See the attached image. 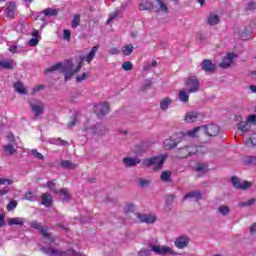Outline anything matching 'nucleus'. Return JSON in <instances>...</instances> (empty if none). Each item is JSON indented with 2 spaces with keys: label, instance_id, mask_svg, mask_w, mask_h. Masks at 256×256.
<instances>
[{
  "label": "nucleus",
  "instance_id": "obj_34",
  "mask_svg": "<svg viewBox=\"0 0 256 256\" xmlns=\"http://www.w3.org/2000/svg\"><path fill=\"white\" fill-rule=\"evenodd\" d=\"M184 199H201V192L192 191L184 196Z\"/></svg>",
  "mask_w": 256,
  "mask_h": 256
},
{
  "label": "nucleus",
  "instance_id": "obj_43",
  "mask_svg": "<svg viewBox=\"0 0 256 256\" xmlns=\"http://www.w3.org/2000/svg\"><path fill=\"white\" fill-rule=\"evenodd\" d=\"M244 162L247 165H256V157L255 156H248L244 159Z\"/></svg>",
  "mask_w": 256,
  "mask_h": 256
},
{
  "label": "nucleus",
  "instance_id": "obj_21",
  "mask_svg": "<svg viewBox=\"0 0 256 256\" xmlns=\"http://www.w3.org/2000/svg\"><path fill=\"white\" fill-rule=\"evenodd\" d=\"M123 163L126 167H135V165L141 163V160L139 158L126 157L123 159Z\"/></svg>",
  "mask_w": 256,
  "mask_h": 256
},
{
  "label": "nucleus",
  "instance_id": "obj_54",
  "mask_svg": "<svg viewBox=\"0 0 256 256\" xmlns=\"http://www.w3.org/2000/svg\"><path fill=\"white\" fill-rule=\"evenodd\" d=\"M51 143H53L54 145H66L67 144V142H65V141H63L59 138L58 139H52Z\"/></svg>",
  "mask_w": 256,
  "mask_h": 256
},
{
  "label": "nucleus",
  "instance_id": "obj_60",
  "mask_svg": "<svg viewBox=\"0 0 256 256\" xmlns=\"http://www.w3.org/2000/svg\"><path fill=\"white\" fill-rule=\"evenodd\" d=\"M41 89H43V85H39V86H37V87H34V88L32 89L31 94H32V95H35L36 92H37V91H41Z\"/></svg>",
  "mask_w": 256,
  "mask_h": 256
},
{
  "label": "nucleus",
  "instance_id": "obj_22",
  "mask_svg": "<svg viewBox=\"0 0 256 256\" xmlns=\"http://www.w3.org/2000/svg\"><path fill=\"white\" fill-rule=\"evenodd\" d=\"M189 93H191L189 90L187 89H182L179 91V101H181L182 103H188L189 102Z\"/></svg>",
  "mask_w": 256,
  "mask_h": 256
},
{
  "label": "nucleus",
  "instance_id": "obj_41",
  "mask_svg": "<svg viewBox=\"0 0 256 256\" xmlns=\"http://www.w3.org/2000/svg\"><path fill=\"white\" fill-rule=\"evenodd\" d=\"M247 147H255L256 145V133L253 134L248 140H246Z\"/></svg>",
  "mask_w": 256,
  "mask_h": 256
},
{
  "label": "nucleus",
  "instance_id": "obj_50",
  "mask_svg": "<svg viewBox=\"0 0 256 256\" xmlns=\"http://www.w3.org/2000/svg\"><path fill=\"white\" fill-rule=\"evenodd\" d=\"M88 76L89 74L87 72L82 73L81 76H77L76 77L77 83H81L82 81H85V79H87Z\"/></svg>",
  "mask_w": 256,
  "mask_h": 256
},
{
  "label": "nucleus",
  "instance_id": "obj_10",
  "mask_svg": "<svg viewBox=\"0 0 256 256\" xmlns=\"http://www.w3.org/2000/svg\"><path fill=\"white\" fill-rule=\"evenodd\" d=\"M151 250L156 253V255H173L175 252L170 247L153 245Z\"/></svg>",
  "mask_w": 256,
  "mask_h": 256
},
{
  "label": "nucleus",
  "instance_id": "obj_59",
  "mask_svg": "<svg viewBox=\"0 0 256 256\" xmlns=\"http://www.w3.org/2000/svg\"><path fill=\"white\" fill-rule=\"evenodd\" d=\"M10 53H20L19 50H17V45H13L9 47Z\"/></svg>",
  "mask_w": 256,
  "mask_h": 256
},
{
  "label": "nucleus",
  "instance_id": "obj_7",
  "mask_svg": "<svg viewBox=\"0 0 256 256\" xmlns=\"http://www.w3.org/2000/svg\"><path fill=\"white\" fill-rule=\"evenodd\" d=\"M46 187H48V189H50V191L53 193L60 195L62 201H68L69 197H71V194H69V190L67 189H61L59 192H57L55 190V182L53 181H48Z\"/></svg>",
  "mask_w": 256,
  "mask_h": 256
},
{
  "label": "nucleus",
  "instance_id": "obj_31",
  "mask_svg": "<svg viewBox=\"0 0 256 256\" xmlns=\"http://www.w3.org/2000/svg\"><path fill=\"white\" fill-rule=\"evenodd\" d=\"M249 129H251V125L247 121L238 123V131H241V133H247Z\"/></svg>",
  "mask_w": 256,
  "mask_h": 256
},
{
  "label": "nucleus",
  "instance_id": "obj_42",
  "mask_svg": "<svg viewBox=\"0 0 256 256\" xmlns=\"http://www.w3.org/2000/svg\"><path fill=\"white\" fill-rule=\"evenodd\" d=\"M230 211L231 210L229 209V206L222 205L218 208V212L220 213V215H229Z\"/></svg>",
  "mask_w": 256,
  "mask_h": 256
},
{
  "label": "nucleus",
  "instance_id": "obj_19",
  "mask_svg": "<svg viewBox=\"0 0 256 256\" xmlns=\"http://www.w3.org/2000/svg\"><path fill=\"white\" fill-rule=\"evenodd\" d=\"M219 21H221V18L219 17V14H217V13H210L207 18V23L210 26L219 25Z\"/></svg>",
  "mask_w": 256,
  "mask_h": 256
},
{
  "label": "nucleus",
  "instance_id": "obj_8",
  "mask_svg": "<svg viewBox=\"0 0 256 256\" xmlns=\"http://www.w3.org/2000/svg\"><path fill=\"white\" fill-rule=\"evenodd\" d=\"M134 215L135 217H137L140 223L153 224L157 221V216L151 213L149 214L135 213Z\"/></svg>",
  "mask_w": 256,
  "mask_h": 256
},
{
  "label": "nucleus",
  "instance_id": "obj_45",
  "mask_svg": "<svg viewBox=\"0 0 256 256\" xmlns=\"http://www.w3.org/2000/svg\"><path fill=\"white\" fill-rule=\"evenodd\" d=\"M4 151H6L8 155H13V153H15V148L13 147V145L9 144L4 146Z\"/></svg>",
  "mask_w": 256,
  "mask_h": 256
},
{
  "label": "nucleus",
  "instance_id": "obj_4",
  "mask_svg": "<svg viewBox=\"0 0 256 256\" xmlns=\"http://www.w3.org/2000/svg\"><path fill=\"white\" fill-rule=\"evenodd\" d=\"M165 159H167V155L163 154L158 157L143 160V165L146 167H153L155 170L161 169L165 163Z\"/></svg>",
  "mask_w": 256,
  "mask_h": 256
},
{
  "label": "nucleus",
  "instance_id": "obj_30",
  "mask_svg": "<svg viewBox=\"0 0 256 256\" xmlns=\"http://www.w3.org/2000/svg\"><path fill=\"white\" fill-rule=\"evenodd\" d=\"M53 203V197L50 194L44 193L42 195V205L49 207Z\"/></svg>",
  "mask_w": 256,
  "mask_h": 256
},
{
  "label": "nucleus",
  "instance_id": "obj_47",
  "mask_svg": "<svg viewBox=\"0 0 256 256\" xmlns=\"http://www.w3.org/2000/svg\"><path fill=\"white\" fill-rule=\"evenodd\" d=\"M160 179H161V181H169L171 179V173L170 172H162Z\"/></svg>",
  "mask_w": 256,
  "mask_h": 256
},
{
  "label": "nucleus",
  "instance_id": "obj_12",
  "mask_svg": "<svg viewBox=\"0 0 256 256\" xmlns=\"http://www.w3.org/2000/svg\"><path fill=\"white\" fill-rule=\"evenodd\" d=\"M94 107V112L97 117H103V115H107V113H109V103L107 102L96 104Z\"/></svg>",
  "mask_w": 256,
  "mask_h": 256
},
{
  "label": "nucleus",
  "instance_id": "obj_36",
  "mask_svg": "<svg viewBox=\"0 0 256 256\" xmlns=\"http://www.w3.org/2000/svg\"><path fill=\"white\" fill-rule=\"evenodd\" d=\"M152 8H153V3L149 1H143L139 6L140 11H149V9H152Z\"/></svg>",
  "mask_w": 256,
  "mask_h": 256
},
{
  "label": "nucleus",
  "instance_id": "obj_32",
  "mask_svg": "<svg viewBox=\"0 0 256 256\" xmlns=\"http://www.w3.org/2000/svg\"><path fill=\"white\" fill-rule=\"evenodd\" d=\"M61 167H63V169H76L77 164L69 161V160H62L60 163Z\"/></svg>",
  "mask_w": 256,
  "mask_h": 256
},
{
  "label": "nucleus",
  "instance_id": "obj_3",
  "mask_svg": "<svg viewBox=\"0 0 256 256\" xmlns=\"http://www.w3.org/2000/svg\"><path fill=\"white\" fill-rule=\"evenodd\" d=\"M42 251L43 253H45V255H48V256H87L85 254H79L75 252V250L73 249L68 250V252H65L55 248L42 247Z\"/></svg>",
  "mask_w": 256,
  "mask_h": 256
},
{
  "label": "nucleus",
  "instance_id": "obj_51",
  "mask_svg": "<svg viewBox=\"0 0 256 256\" xmlns=\"http://www.w3.org/2000/svg\"><path fill=\"white\" fill-rule=\"evenodd\" d=\"M246 121L250 124V125H253L256 123V115L255 114H252V115H249L246 119Z\"/></svg>",
  "mask_w": 256,
  "mask_h": 256
},
{
  "label": "nucleus",
  "instance_id": "obj_53",
  "mask_svg": "<svg viewBox=\"0 0 256 256\" xmlns=\"http://www.w3.org/2000/svg\"><path fill=\"white\" fill-rule=\"evenodd\" d=\"M17 207V202L16 201H11L7 205V211H13Z\"/></svg>",
  "mask_w": 256,
  "mask_h": 256
},
{
  "label": "nucleus",
  "instance_id": "obj_25",
  "mask_svg": "<svg viewBox=\"0 0 256 256\" xmlns=\"http://www.w3.org/2000/svg\"><path fill=\"white\" fill-rule=\"evenodd\" d=\"M177 143L179 141L175 140V138H169L164 141V149H174V147H177Z\"/></svg>",
  "mask_w": 256,
  "mask_h": 256
},
{
  "label": "nucleus",
  "instance_id": "obj_38",
  "mask_svg": "<svg viewBox=\"0 0 256 256\" xmlns=\"http://www.w3.org/2000/svg\"><path fill=\"white\" fill-rule=\"evenodd\" d=\"M136 209H137V206H135V204L127 203L124 207V213L126 214L133 213L135 212Z\"/></svg>",
  "mask_w": 256,
  "mask_h": 256
},
{
  "label": "nucleus",
  "instance_id": "obj_14",
  "mask_svg": "<svg viewBox=\"0 0 256 256\" xmlns=\"http://www.w3.org/2000/svg\"><path fill=\"white\" fill-rule=\"evenodd\" d=\"M237 57L235 53H228L221 61L220 67L221 69H229L231 65H233V60Z\"/></svg>",
  "mask_w": 256,
  "mask_h": 256
},
{
  "label": "nucleus",
  "instance_id": "obj_40",
  "mask_svg": "<svg viewBox=\"0 0 256 256\" xmlns=\"http://www.w3.org/2000/svg\"><path fill=\"white\" fill-rule=\"evenodd\" d=\"M133 46L131 44H127L122 48L123 55H131L133 53Z\"/></svg>",
  "mask_w": 256,
  "mask_h": 256
},
{
  "label": "nucleus",
  "instance_id": "obj_28",
  "mask_svg": "<svg viewBox=\"0 0 256 256\" xmlns=\"http://www.w3.org/2000/svg\"><path fill=\"white\" fill-rule=\"evenodd\" d=\"M251 33H253V28H251V27L246 28L240 34V39H242V41H248V39H251Z\"/></svg>",
  "mask_w": 256,
  "mask_h": 256
},
{
  "label": "nucleus",
  "instance_id": "obj_18",
  "mask_svg": "<svg viewBox=\"0 0 256 256\" xmlns=\"http://www.w3.org/2000/svg\"><path fill=\"white\" fill-rule=\"evenodd\" d=\"M201 69H203V71L206 73H213V71H215V64H213L211 60H204L201 63Z\"/></svg>",
  "mask_w": 256,
  "mask_h": 256
},
{
  "label": "nucleus",
  "instance_id": "obj_37",
  "mask_svg": "<svg viewBox=\"0 0 256 256\" xmlns=\"http://www.w3.org/2000/svg\"><path fill=\"white\" fill-rule=\"evenodd\" d=\"M81 23V15L75 14L72 19V29H77Z\"/></svg>",
  "mask_w": 256,
  "mask_h": 256
},
{
  "label": "nucleus",
  "instance_id": "obj_16",
  "mask_svg": "<svg viewBox=\"0 0 256 256\" xmlns=\"http://www.w3.org/2000/svg\"><path fill=\"white\" fill-rule=\"evenodd\" d=\"M86 135H103L105 133V127L97 125L95 127L85 128Z\"/></svg>",
  "mask_w": 256,
  "mask_h": 256
},
{
  "label": "nucleus",
  "instance_id": "obj_46",
  "mask_svg": "<svg viewBox=\"0 0 256 256\" xmlns=\"http://www.w3.org/2000/svg\"><path fill=\"white\" fill-rule=\"evenodd\" d=\"M122 69H124V71H131L133 69V63H131V62H124L122 64Z\"/></svg>",
  "mask_w": 256,
  "mask_h": 256
},
{
  "label": "nucleus",
  "instance_id": "obj_56",
  "mask_svg": "<svg viewBox=\"0 0 256 256\" xmlns=\"http://www.w3.org/2000/svg\"><path fill=\"white\" fill-rule=\"evenodd\" d=\"M139 183H140L141 187H147V185H149L150 182L147 179L141 178Z\"/></svg>",
  "mask_w": 256,
  "mask_h": 256
},
{
  "label": "nucleus",
  "instance_id": "obj_23",
  "mask_svg": "<svg viewBox=\"0 0 256 256\" xmlns=\"http://www.w3.org/2000/svg\"><path fill=\"white\" fill-rule=\"evenodd\" d=\"M1 69H13L15 67V61L13 59L0 60Z\"/></svg>",
  "mask_w": 256,
  "mask_h": 256
},
{
  "label": "nucleus",
  "instance_id": "obj_62",
  "mask_svg": "<svg viewBox=\"0 0 256 256\" xmlns=\"http://www.w3.org/2000/svg\"><path fill=\"white\" fill-rule=\"evenodd\" d=\"M253 203H255V199H250L247 202L242 203L241 205L250 206V205H253Z\"/></svg>",
  "mask_w": 256,
  "mask_h": 256
},
{
  "label": "nucleus",
  "instance_id": "obj_29",
  "mask_svg": "<svg viewBox=\"0 0 256 256\" xmlns=\"http://www.w3.org/2000/svg\"><path fill=\"white\" fill-rule=\"evenodd\" d=\"M171 103H173V100L171 98H163L160 101V109H162V111H167Z\"/></svg>",
  "mask_w": 256,
  "mask_h": 256
},
{
  "label": "nucleus",
  "instance_id": "obj_58",
  "mask_svg": "<svg viewBox=\"0 0 256 256\" xmlns=\"http://www.w3.org/2000/svg\"><path fill=\"white\" fill-rule=\"evenodd\" d=\"M24 199H27V201H33V193L32 192H27L25 194Z\"/></svg>",
  "mask_w": 256,
  "mask_h": 256
},
{
  "label": "nucleus",
  "instance_id": "obj_17",
  "mask_svg": "<svg viewBox=\"0 0 256 256\" xmlns=\"http://www.w3.org/2000/svg\"><path fill=\"white\" fill-rule=\"evenodd\" d=\"M189 241V237L180 236L174 241V245L177 247V249H185V247L189 245Z\"/></svg>",
  "mask_w": 256,
  "mask_h": 256
},
{
  "label": "nucleus",
  "instance_id": "obj_5",
  "mask_svg": "<svg viewBox=\"0 0 256 256\" xmlns=\"http://www.w3.org/2000/svg\"><path fill=\"white\" fill-rule=\"evenodd\" d=\"M30 227H32V229H37V231L41 233L44 239H46V242L53 243V241H55V238L51 237V234L47 232V228L43 227L41 223L37 221H32L30 222Z\"/></svg>",
  "mask_w": 256,
  "mask_h": 256
},
{
  "label": "nucleus",
  "instance_id": "obj_15",
  "mask_svg": "<svg viewBox=\"0 0 256 256\" xmlns=\"http://www.w3.org/2000/svg\"><path fill=\"white\" fill-rule=\"evenodd\" d=\"M232 181V185H234L235 189H249V187H251V182L249 181H243L241 182V180H239V178L237 177H232L231 179Z\"/></svg>",
  "mask_w": 256,
  "mask_h": 256
},
{
  "label": "nucleus",
  "instance_id": "obj_9",
  "mask_svg": "<svg viewBox=\"0 0 256 256\" xmlns=\"http://www.w3.org/2000/svg\"><path fill=\"white\" fill-rule=\"evenodd\" d=\"M31 110L35 115V119H37L40 115H43V111L45 109V105L41 101H31L30 102Z\"/></svg>",
  "mask_w": 256,
  "mask_h": 256
},
{
  "label": "nucleus",
  "instance_id": "obj_6",
  "mask_svg": "<svg viewBox=\"0 0 256 256\" xmlns=\"http://www.w3.org/2000/svg\"><path fill=\"white\" fill-rule=\"evenodd\" d=\"M185 85L190 93H197L200 89L199 79L197 76L191 75L185 80Z\"/></svg>",
  "mask_w": 256,
  "mask_h": 256
},
{
  "label": "nucleus",
  "instance_id": "obj_39",
  "mask_svg": "<svg viewBox=\"0 0 256 256\" xmlns=\"http://www.w3.org/2000/svg\"><path fill=\"white\" fill-rule=\"evenodd\" d=\"M156 6L158 7V11L167 13V5L163 3V0H156Z\"/></svg>",
  "mask_w": 256,
  "mask_h": 256
},
{
  "label": "nucleus",
  "instance_id": "obj_52",
  "mask_svg": "<svg viewBox=\"0 0 256 256\" xmlns=\"http://www.w3.org/2000/svg\"><path fill=\"white\" fill-rule=\"evenodd\" d=\"M0 185H13V180L0 178Z\"/></svg>",
  "mask_w": 256,
  "mask_h": 256
},
{
  "label": "nucleus",
  "instance_id": "obj_57",
  "mask_svg": "<svg viewBox=\"0 0 256 256\" xmlns=\"http://www.w3.org/2000/svg\"><path fill=\"white\" fill-rule=\"evenodd\" d=\"M253 9H256V2L248 3L247 10L248 11H253Z\"/></svg>",
  "mask_w": 256,
  "mask_h": 256
},
{
  "label": "nucleus",
  "instance_id": "obj_11",
  "mask_svg": "<svg viewBox=\"0 0 256 256\" xmlns=\"http://www.w3.org/2000/svg\"><path fill=\"white\" fill-rule=\"evenodd\" d=\"M202 130L206 135H209V137H217L219 135V126L215 124H208L202 126Z\"/></svg>",
  "mask_w": 256,
  "mask_h": 256
},
{
  "label": "nucleus",
  "instance_id": "obj_13",
  "mask_svg": "<svg viewBox=\"0 0 256 256\" xmlns=\"http://www.w3.org/2000/svg\"><path fill=\"white\" fill-rule=\"evenodd\" d=\"M202 117H203V114L197 111H190L186 113V115L184 116V121L186 123H196V121H200Z\"/></svg>",
  "mask_w": 256,
  "mask_h": 256
},
{
  "label": "nucleus",
  "instance_id": "obj_55",
  "mask_svg": "<svg viewBox=\"0 0 256 256\" xmlns=\"http://www.w3.org/2000/svg\"><path fill=\"white\" fill-rule=\"evenodd\" d=\"M138 255H139V256H149V255H151V252H150L149 250L143 249V250H140V251L138 252Z\"/></svg>",
  "mask_w": 256,
  "mask_h": 256
},
{
  "label": "nucleus",
  "instance_id": "obj_64",
  "mask_svg": "<svg viewBox=\"0 0 256 256\" xmlns=\"http://www.w3.org/2000/svg\"><path fill=\"white\" fill-rule=\"evenodd\" d=\"M250 233L252 235H254V233H256V223H254L251 227H250Z\"/></svg>",
  "mask_w": 256,
  "mask_h": 256
},
{
  "label": "nucleus",
  "instance_id": "obj_24",
  "mask_svg": "<svg viewBox=\"0 0 256 256\" xmlns=\"http://www.w3.org/2000/svg\"><path fill=\"white\" fill-rule=\"evenodd\" d=\"M58 13L59 9L57 8H46L42 11V15H44V17H55Z\"/></svg>",
  "mask_w": 256,
  "mask_h": 256
},
{
  "label": "nucleus",
  "instance_id": "obj_26",
  "mask_svg": "<svg viewBox=\"0 0 256 256\" xmlns=\"http://www.w3.org/2000/svg\"><path fill=\"white\" fill-rule=\"evenodd\" d=\"M8 225H24L25 224V218L22 217H14L10 218L7 221Z\"/></svg>",
  "mask_w": 256,
  "mask_h": 256
},
{
  "label": "nucleus",
  "instance_id": "obj_20",
  "mask_svg": "<svg viewBox=\"0 0 256 256\" xmlns=\"http://www.w3.org/2000/svg\"><path fill=\"white\" fill-rule=\"evenodd\" d=\"M201 131H203V126H198L192 130L187 131L185 134H183V137H199V133H201Z\"/></svg>",
  "mask_w": 256,
  "mask_h": 256
},
{
  "label": "nucleus",
  "instance_id": "obj_33",
  "mask_svg": "<svg viewBox=\"0 0 256 256\" xmlns=\"http://www.w3.org/2000/svg\"><path fill=\"white\" fill-rule=\"evenodd\" d=\"M7 17H14L15 15V2H10L6 8Z\"/></svg>",
  "mask_w": 256,
  "mask_h": 256
},
{
  "label": "nucleus",
  "instance_id": "obj_2",
  "mask_svg": "<svg viewBox=\"0 0 256 256\" xmlns=\"http://www.w3.org/2000/svg\"><path fill=\"white\" fill-rule=\"evenodd\" d=\"M203 153H207V148H205V146H187L180 149V157L183 159L190 157V155H203Z\"/></svg>",
  "mask_w": 256,
  "mask_h": 256
},
{
  "label": "nucleus",
  "instance_id": "obj_49",
  "mask_svg": "<svg viewBox=\"0 0 256 256\" xmlns=\"http://www.w3.org/2000/svg\"><path fill=\"white\" fill-rule=\"evenodd\" d=\"M29 47H37L39 45V38H32L28 42Z\"/></svg>",
  "mask_w": 256,
  "mask_h": 256
},
{
  "label": "nucleus",
  "instance_id": "obj_63",
  "mask_svg": "<svg viewBox=\"0 0 256 256\" xmlns=\"http://www.w3.org/2000/svg\"><path fill=\"white\" fill-rule=\"evenodd\" d=\"M5 225V216L0 214V227H3Z\"/></svg>",
  "mask_w": 256,
  "mask_h": 256
},
{
  "label": "nucleus",
  "instance_id": "obj_48",
  "mask_svg": "<svg viewBox=\"0 0 256 256\" xmlns=\"http://www.w3.org/2000/svg\"><path fill=\"white\" fill-rule=\"evenodd\" d=\"M63 39L64 41H71V30H64L63 31Z\"/></svg>",
  "mask_w": 256,
  "mask_h": 256
},
{
  "label": "nucleus",
  "instance_id": "obj_44",
  "mask_svg": "<svg viewBox=\"0 0 256 256\" xmlns=\"http://www.w3.org/2000/svg\"><path fill=\"white\" fill-rule=\"evenodd\" d=\"M31 155H33L35 159H39L40 161H43V159H45L43 154L39 153L36 149L31 150Z\"/></svg>",
  "mask_w": 256,
  "mask_h": 256
},
{
  "label": "nucleus",
  "instance_id": "obj_61",
  "mask_svg": "<svg viewBox=\"0 0 256 256\" xmlns=\"http://www.w3.org/2000/svg\"><path fill=\"white\" fill-rule=\"evenodd\" d=\"M109 53H110V55H119V50H118V48H111L109 50Z\"/></svg>",
  "mask_w": 256,
  "mask_h": 256
},
{
  "label": "nucleus",
  "instance_id": "obj_1",
  "mask_svg": "<svg viewBox=\"0 0 256 256\" xmlns=\"http://www.w3.org/2000/svg\"><path fill=\"white\" fill-rule=\"evenodd\" d=\"M97 51H99V46H94L90 52L77 63V65L73 64L72 60H65L63 63H57L48 68L46 73H52V71H61L65 76V81H69V79H71L75 73H78V71L81 70L83 61H86V63H91L93 59H95Z\"/></svg>",
  "mask_w": 256,
  "mask_h": 256
},
{
  "label": "nucleus",
  "instance_id": "obj_27",
  "mask_svg": "<svg viewBox=\"0 0 256 256\" xmlns=\"http://www.w3.org/2000/svg\"><path fill=\"white\" fill-rule=\"evenodd\" d=\"M14 89L20 95H25L27 93V88L21 82L14 83Z\"/></svg>",
  "mask_w": 256,
  "mask_h": 256
},
{
  "label": "nucleus",
  "instance_id": "obj_35",
  "mask_svg": "<svg viewBox=\"0 0 256 256\" xmlns=\"http://www.w3.org/2000/svg\"><path fill=\"white\" fill-rule=\"evenodd\" d=\"M195 171H197L199 175H203V173H207L209 171V167L205 164H198L195 168Z\"/></svg>",
  "mask_w": 256,
  "mask_h": 256
}]
</instances>
